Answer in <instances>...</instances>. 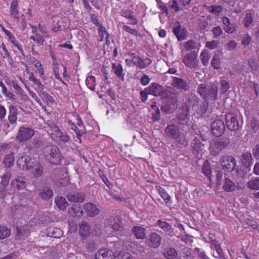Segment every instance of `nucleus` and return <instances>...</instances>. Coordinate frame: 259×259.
<instances>
[{
    "mask_svg": "<svg viewBox=\"0 0 259 259\" xmlns=\"http://www.w3.org/2000/svg\"><path fill=\"white\" fill-rule=\"evenodd\" d=\"M248 65L253 71L259 69V60H257L255 57H251L248 59Z\"/></svg>",
    "mask_w": 259,
    "mask_h": 259,
    "instance_id": "44",
    "label": "nucleus"
},
{
    "mask_svg": "<svg viewBox=\"0 0 259 259\" xmlns=\"http://www.w3.org/2000/svg\"><path fill=\"white\" fill-rule=\"evenodd\" d=\"M128 56L132 57L133 64L136 65L140 68H145L148 66L152 63V61L150 59L145 58L142 59L140 56L136 55L134 53H128Z\"/></svg>",
    "mask_w": 259,
    "mask_h": 259,
    "instance_id": "9",
    "label": "nucleus"
},
{
    "mask_svg": "<svg viewBox=\"0 0 259 259\" xmlns=\"http://www.w3.org/2000/svg\"><path fill=\"white\" fill-rule=\"evenodd\" d=\"M179 139L177 142V145L181 148L186 147L188 145V141L186 136L184 135H182L181 134V136L178 139Z\"/></svg>",
    "mask_w": 259,
    "mask_h": 259,
    "instance_id": "51",
    "label": "nucleus"
},
{
    "mask_svg": "<svg viewBox=\"0 0 259 259\" xmlns=\"http://www.w3.org/2000/svg\"><path fill=\"white\" fill-rule=\"evenodd\" d=\"M152 109L155 110V112L152 114V120L153 121H157L160 119V113L158 107L156 106V103H154L151 105Z\"/></svg>",
    "mask_w": 259,
    "mask_h": 259,
    "instance_id": "42",
    "label": "nucleus"
},
{
    "mask_svg": "<svg viewBox=\"0 0 259 259\" xmlns=\"http://www.w3.org/2000/svg\"><path fill=\"white\" fill-rule=\"evenodd\" d=\"M69 214L74 218H80L83 214V211L81 207L73 206L68 209Z\"/></svg>",
    "mask_w": 259,
    "mask_h": 259,
    "instance_id": "32",
    "label": "nucleus"
},
{
    "mask_svg": "<svg viewBox=\"0 0 259 259\" xmlns=\"http://www.w3.org/2000/svg\"><path fill=\"white\" fill-rule=\"evenodd\" d=\"M52 69L53 71V73L54 74V76L56 79L59 80V81L62 82L64 84H65V83L63 81V80L62 79L61 77L60 76V73H59V65L55 66L52 67Z\"/></svg>",
    "mask_w": 259,
    "mask_h": 259,
    "instance_id": "57",
    "label": "nucleus"
},
{
    "mask_svg": "<svg viewBox=\"0 0 259 259\" xmlns=\"http://www.w3.org/2000/svg\"><path fill=\"white\" fill-rule=\"evenodd\" d=\"M35 134V131L29 126H20L16 136V139L19 143H25L30 140Z\"/></svg>",
    "mask_w": 259,
    "mask_h": 259,
    "instance_id": "4",
    "label": "nucleus"
},
{
    "mask_svg": "<svg viewBox=\"0 0 259 259\" xmlns=\"http://www.w3.org/2000/svg\"><path fill=\"white\" fill-rule=\"evenodd\" d=\"M32 29V35L30 36V39H32L37 45L42 46L45 41V37L44 34L41 35L38 33L37 28L35 26H31Z\"/></svg>",
    "mask_w": 259,
    "mask_h": 259,
    "instance_id": "19",
    "label": "nucleus"
},
{
    "mask_svg": "<svg viewBox=\"0 0 259 259\" xmlns=\"http://www.w3.org/2000/svg\"><path fill=\"white\" fill-rule=\"evenodd\" d=\"M26 88L28 91L29 95L30 96H31L32 98L34 99V100L37 103H38L40 105H41L42 103H41L40 100L39 99V98L37 96L36 94L35 93H34L33 91L30 90L29 88L26 87Z\"/></svg>",
    "mask_w": 259,
    "mask_h": 259,
    "instance_id": "63",
    "label": "nucleus"
},
{
    "mask_svg": "<svg viewBox=\"0 0 259 259\" xmlns=\"http://www.w3.org/2000/svg\"><path fill=\"white\" fill-rule=\"evenodd\" d=\"M39 196L44 200H49L53 195V190L49 187H44L39 193Z\"/></svg>",
    "mask_w": 259,
    "mask_h": 259,
    "instance_id": "33",
    "label": "nucleus"
},
{
    "mask_svg": "<svg viewBox=\"0 0 259 259\" xmlns=\"http://www.w3.org/2000/svg\"><path fill=\"white\" fill-rule=\"evenodd\" d=\"M99 34L101 37L100 41H103L105 36L109 34V33L107 31L106 28L102 25L99 27Z\"/></svg>",
    "mask_w": 259,
    "mask_h": 259,
    "instance_id": "59",
    "label": "nucleus"
},
{
    "mask_svg": "<svg viewBox=\"0 0 259 259\" xmlns=\"http://www.w3.org/2000/svg\"><path fill=\"white\" fill-rule=\"evenodd\" d=\"M221 165L225 171H232L236 165V161L232 156H224L222 158Z\"/></svg>",
    "mask_w": 259,
    "mask_h": 259,
    "instance_id": "8",
    "label": "nucleus"
},
{
    "mask_svg": "<svg viewBox=\"0 0 259 259\" xmlns=\"http://www.w3.org/2000/svg\"><path fill=\"white\" fill-rule=\"evenodd\" d=\"M132 233L136 238L143 239L146 237L145 229L140 226H134L132 229Z\"/></svg>",
    "mask_w": 259,
    "mask_h": 259,
    "instance_id": "30",
    "label": "nucleus"
},
{
    "mask_svg": "<svg viewBox=\"0 0 259 259\" xmlns=\"http://www.w3.org/2000/svg\"><path fill=\"white\" fill-rule=\"evenodd\" d=\"M198 93L205 100L214 101L218 97V88L205 83L200 84L197 89Z\"/></svg>",
    "mask_w": 259,
    "mask_h": 259,
    "instance_id": "2",
    "label": "nucleus"
},
{
    "mask_svg": "<svg viewBox=\"0 0 259 259\" xmlns=\"http://www.w3.org/2000/svg\"><path fill=\"white\" fill-rule=\"evenodd\" d=\"M166 259H176L178 256V251L174 247H166L163 253Z\"/></svg>",
    "mask_w": 259,
    "mask_h": 259,
    "instance_id": "28",
    "label": "nucleus"
},
{
    "mask_svg": "<svg viewBox=\"0 0 259 259\" xmlns=\"http://www.w3.org/2000/svg\"><path fill=\"white\" fill-rule=\"evenodd\" d=\"M18 0H13L10 4V16L17 20L20 21L23 25L26 23L25 16L23 14L20 13L19 8Z\"/></svg>",
    "mask_w": 259,
    "mask_h": 259,
    "instance_id": "5",
    "label": "nucleus"
},
{
    "mask_svg": "<svg viewBox=\"0 0 259 259\" xmlns=\"http://www.w3.org/2000/svg\"><path fill=\"white\" fill-rule=\"evenodd\" d=\"M223 190L227 192H233L235 191L236 186L229 178H225L222 186Z\"/></svg>",
    "mask_w": 259,
    "mask_h": 259,
    "instance_id": "25",
    "label": "nucleus"
},
{
    "mask_svg": "<svg viewBox=\"0 0 259 259\" xmlns=\"http://www.w3.org/2000/svg\"><path fill=\"white\" fill-rule=\"evenodd\" d=\"M183 46L184 50L187 52L196 49L197 43L194 40H189L185 42Z\"/></svg>",
    "mask_w": 259,
    "mask_h": 259,
    "instance_id": "41",
    "label": "nucleus"
},
{
    "mask_svg": "<svg viewBox=\"0 0 259 259\" xmlns=\"http://www.w3.org/2000/svg\"><path fill=\"white\" fill-rule=\"evenodd\" d=\"M114 258V259H132V256L130 253L123 251L115 253Z\"/></svg>",
    "mask_w": 259,
    "mask_h": 259,
    "instance_id": "43",
    "label": "nucleus"
},
{
    "mask_svg": "<svg viewBox=\"0 0 259 259\" xmlns=\"http://www.w3.org/2000/svg\"><path fill=\"white\" fill-rule=\"evenodd\" d=\"M212 32L214 35V38H216L221 36L223 33L222 29L219 26L212 28Z\"/></svg>",
    "mask_w": 259,
    "mask_h": 259,
    "instance_id": "58",
    "label": "nucleus"
},
{
    "mask_svg": "<svg viewBox=\"0 0 259 259\" xmlns=\"http://www.w3.org/2000/svg\"><path fill=\"white\" fill-rule=\"evenodd\" d=\"M51 237L55 238H59L61 237L63 235L62 230L58 228H50L48 233Z\"/></svg>",
    "mask_w": 259,
    "mask_h": 259,
    "instance_id": "36",
    "label": "nucleus"
},
{
    "mask_svg": "<svg viewBox=\"0 0 259 259\" xmlns=\"http://www.w3.org/2000/svg\"><path fill=\"white\" fill-rule=\"evenodd\" d=\"M171 84L178 89H181L185 91L189 90L190 87L186 80L177 77H172Z\"/></svg>",
    "mask_w": 259,
    "mask_h": 259,
    "instance_id": "21",
    "label": "nucleus"
},
{
    "mask_svg": "<svg viewBox=\"0 0 259 259\" xmlns=\"http://www.w3.org/2000/svg\"><path fill=\"white\" fill-rule=\"evenodd\" d=\"M155 189L166 204L172 203L171 197L164 188L160 186H156Z\"/></svg>",
    "mask_w": 259,
    "mask_h": 259,
    "instance_id": "26",
    "label": "nucleus"
},
{
    "mask_svg": "<svg viewBox=\"0 0 259 259\" xmlns=\"http://www.w3.org/2000/svg\"><path fill=\"white\" fill-rule=\"evenodd\" d=\"M115 253L108 248L100 249L95 254V259H112Z\"/></svg>",
    "mask_w": 259,
    "mask_h": 259,
    "instance_id": "20",
    "label": "nucleus"
},
{
    "mask_svg": "<svg viewBox=\"0 0 259 259\" xmlns=\"http://www.w3.org/2000/svg\"><path fill=\"white\" fill-rule=\"evenodd\" d=\"M221 90L222 93H226L230 88L229 82L225 80H221Z\"/></svg>",
    "mask_w": 259,
    "mask_h": 259,
    "instance_id": "60",
    "label": "nucleus"
},
{
    "mask_svg": "<svg viewBox=\"0 0 259 259\" xmlns=\"http://www.w3.org/2000/svg\"><path fill=\"white\" fill-rule=\"evenodd\" d=\"M247 187L251 190H259V178L252 179L248 181Z\"/></svg>",
    "mask_w": 259,
    "mask_h": 259,
    "instance_id": "39",
    "label": "nucleus"
},
{
    "mask_svg": "<svg viewBox=\"0 0 259 259\" xmlns=\"http://www.w3.org/2000/svg\"><path fill=\"white\" fill-rule=\"evenodd\" d=\"M54 134L57 138L63 142H69L70 140V138L67 133L65 132H62L57 126Z\"/></svg>",
    "mask_w": 259,
    "mask_h": 259,
    "instance_id": "29",
    "label": "nucleus"
},
{
    "mask_svg": "<svg viewBox=\"0 0 259 259\" xmlns=\"http://www.w3.org/2000/svg\"><path fill=\"white\" fill-rule=\"evenodd\" d=\"M2 49L0 50V55L3 59H8L10 57V53L8 51L6 46L4 42H2Z\"/></svg>",
    "mask_w": 259,
    "mask_h": 259,
    "instance_id": "50",
    "label": "nucleus"
},
{
    "mask_svg": "<svg viewBox=\"0 0 259 259\" xmlns=\"http://www.w3.org/2000/svg\"><path fill=\"white\" fill-rule=\"evenodd\" d=\"M29 80L34 84V89L38 93L40 94L44 90V85L40 80L36 78L32 72H28Z\"/></svg>",
    "mask_w": 259,
    "mask_h": 259,
    "instance_id": "23",
    "label": "nucleus"
},
{
    "mask_svg": "<svg viewBox=\"0 0 259 259\" xmlns=\"http://www.w3.org/2000/svg\"><path fill=\"white\" fill-rule=\"evenodd\" d=\"M55 203L58 208L60 210H64L68 206V202L65 198L62 196H58L55 198Z\"/></svg>",
    "mask_w": 259,
    "mask_h": 259,
    "instance_id": "35",
    "label": "nucleus"
},
{
    "mask_svg": "<svg viewBox=\"0 0 259 259\" xmlns=\"http://www.w3.org/2000/svg\"><path fill=\"white\" fill-rule=\"evenodd\" d=\"M157 224L158 226L165 232L168 231L171 228V226L169 223L166 222H163L161 220H158L157 222Z\"/></svg>",
    "mask_w": 259,
    "mask_h": 259,
    "instance_id": "53",
    "label": "nucleus"
},
{
    "mask_svg": "<svg viewBox=\"0 0 259 259\" xmlns=\"http://www.w3.org/2000/svg\"><path fill=\"white\" fill-rule=\"evenodd\" d=\"M127 250L134 254H138L145 251V248L137 241L128 242L126 244Z\"/></svg>",
    "mask_w": 259,
    "mask_h": 259,
    "instance_id": "15",
    "label": "nucleus"
},
{
    "mask_svg": "<svg viewBox=\"0 0 259 259\" xmlns=\"http://www.w3.org/2000/svg\"><path fill=\"white\" fill-rule=\"evenodd\" d=\"M202 173L206 177H210L212 171L210 165L207 162H205L202 168Z\"/></svg>",
    "mask_w": 259,
    "mask_h": 259,
    "instance_id": "52",
    "label": "nucleus"
},
{
    "mask_svg": "<svg viewBox=\"0 0 259 259\" xmlns=\"http://www.w3.org/2000/svg\"><path fill=\"white\" fill-rule=\"evenodd\" d=\"M98 174L107 187H108L109 188H111L113 187V185L110 183V182L108 180V179L104 175L103 171L100 169L98 171Z\"/></svg>",
    "mask_w": 259,
    "mask_h": 259,
    "instance_id": "55",
    "label": "nucleus"
},
{
    "mask_svg": "<svg viewBox=\"0 0 259 259\" xmlns=\"http://www.w3.org/2000/svg\"><path fill=\"white\" fill-rule=\"evenodd\" d=\"M91 21L98 27L102 25L98 19V17L94 14H90Z\"/></svg>",
    "mask_w": 259,
    "mask_h": 259,
    "instance_id": "61",
    "label": "nucleus"
},
{
    "mask_svg": "<svg viewBox=\"0 0 259 259\" xmlns=\"http://www.w3.org/2000/svg\"><path fill=\"white\" fill-rule=\"evenodd\" d=\"M225 119L228 128L232 131L239 130V124L236 115L233 113H228L226 114Z\"/></svg>",
    "mask_w": 259,
    "mask_h": 259,
    "instance_id": "10",
    "label": "nucleus"
},
{
    "mask_svg": "<svg viewBox=\"0 0 259 259\" xmlns=\"http://www.w3.org/2000/svg\"><path fill=\"white\" fill-rule=\"evenodd\" d=\"M236 25L235 23H230L228 25H226L224 27L225 31L229 34L234 33L236 30Z\"/></svg>",
    "mask_w": 259,
    "mask_h": 259,
    "instance_id": "56",
    "label": "nucleus"
},
{
    "mask_svg": "<svg viewBox=\"0 0 259 259\" xmlns=\"http://www.w3.org/2000/svg\"><path fill=\"white\" fill-rule=\"evenodd\" d=\"M32 64L37 69L40 77L43 79H46V76L44 72V67L40 62L35 59H33Z\"/></svg>",
    "mask_w": 259,
    "mask_h": 259,
    "instance_id": "34",
    "label": "nucleus"
},
{
    "mask_svg": "<svg viewBox=\"0 0 259 259\" xmlns=\"http://www.w3.org/2000/svg\"><path fill=\"white\" fill-rule=\"evenodd\" d=\"M18 115V109L14 105H10L9 106L8 121L9 122L13 125L16 124L17 120V116Z\"/></svg>",
    "mask_w": 259,
    "mask_h": 259,
    "instance_id": "22",
    "label": "nucleus"
},
{
    "mask_svg": "<svg viewBox=\"0 0 259 259\" xmlns=\"http://www.w3.org/2000/svg\"><path fill=\"white\" fill-rule=\"evenodd\" d=\"M43 154L46 160L53 165L60 163L61 155L59 148L56 146L47 145L43 149Z\"/></svg>",
    "mask_w": 259,
    "mask_h": 259,
    "instance_id": "1",
    "label": "nucleus"
},
{
    "mask_svg": "<svg viewBox=\"0 0 259 259\" xmlns=\"http://www.w3.org/2000/svg\"><path fill=\"white\" fill-rule=\"evenodd\" d=\"M197 58L198 52L194 50L184 55L182 59V62L186 67L190 68H195L199 63V60Z\"/></svg>",
    "mask_w": 259,
    "mask_h": 259,
    "instance_id": "6",
    "label": "nucleus"
},
{
    "mask_svg": "<svg viewBox=\"0 0 259 259\" xmlns=\"http://www.w3.org/2000/svg\"><path fill=\"white\" fill-rule=\"evenodd\" d=\"M11 234V230L5 226H0V239H5Z\"/></svg>",
    "mask_w": 259,
    "mask_h": 259,
    "instance_id": "46",
    "label": "nucleus"
},
{
    "mask_svg": "<svg viewBox=\"0 0 259 259\" xmlns=\"http://www.w3.org/2000/svg\"><path fill=\"white\" fill-rule=\"evenodd\" d=\"M202 64L204 66H207L210 58V54L206 51H203L200 55Z\"/></svg>",
    "mask_w": 259,
    "mask_h": 259,
    "instance_id": "37",
    "label": "nucleus"
},
{
    "mask_svg": "<svg viewBox=\"0 0 259 259\" xmlns=\"http://www.w3.org/2000/svg\"><path fill=\"white\" fill-rule=\"evenodd\" d=\"M146 90L148 91L149 94L155 97L162 96L164 92L163 87L154 82L146 88Z\"/></svg>",
    "mask_w": 259,
    "mask_h": 259,
    "instance_id": "17",
    "label": "nucleus"
},
{
    "mask_svg": "<svg viewBox=\"0 0 259 259\" xmlns=\"http://www.w3.org/2000/svg\"><path fill=\"white\" fill-rule=\"evenodd\" d=\"M123 29L125 30L127 33L135 36H140V34L139 32L135 28H132L131 26L124 25L123 26Z\"/></svg>",
    "mask_w": 259,
    "mask_h": 259,
    "instance_id": "49",
    "label": "nucleus"
},
{
    "mask_svg": "<svg viewBox=\"0 0 259 259\" xmlns=\"http://www.w3.org/2000/svg\"><path fill=\"white\" fill-rule=\"evenodd\" d=\"M203 146L199 140L195 139L194 142L192 144L193 151L198 154L202 150Z\"/></svg>",
    "mask_w": 259,
    "mask_h": 259,
    "instance_id": "47",
    "label": "nucleus"
},
{
    "mask_svg": "<svg viewBox=\"0 0 259 259\" xmlns=\"http://www.w3.org/2000/svg\"><path fill=\"white\" fill-rule=\"evenodd\" d=\"M164 132L167 137L174 140H177L181 134L180 127L173 124L168 125L165 128Z\"/></svg>",
    "mask_w": 259,
    "mask_h": 259,
    "instance_id": "11",
    "label": "nucleus"
},
{
    "mask_svg": "<svg viewBox=\"0 0 259 259\" xmlns=\"http://www.w3.org/2000/svg\"><path fill=\"white\" fill-rule=\"evenodd\" d=\"M222 11V7L221 6L213 5L210 7L209 12L213 14H219Z\"/></svg>",
    "mask_w": 259,
    "mask_h": 259,
    "instance_id": "64",
    "label": "nucleus"
},
{
    "mask_svg": "<svg viewBox=\"0 0 259 259\" xmlns=\"http://www.w3.org/2000/svg\"><path fill=\"white\" fill-rule=\"evenodd\" d=\"M219 45V42L217 40H213L211 41H207L206 43V47L211 49L213 50L216 49Z\"/></svg>",
    "mask_w": 259,
    "mask_h": 259,
    "instance_id": "62",
    "label": "nucleus"
},
{
    "mask_svg": "<svg viewBox=\"0 0 259 259\" xmlns=\"http://www.w3.org/2000/svg\"><path fill=\"white\" fill-rule=\"evenodd\" d=\"M211 132L216 137L221 136L225 131V125L223 120H215L211 124Z\"/></svg>",
    "mask_w": 259,
    "mask_h": 259,
    "instance_id": "12",
    "label": "nucleus"
},
{
    "mask_svg": "<svg viewBox=\"0 0 259 259\" xmlns=\"http://www.w3.org/2000/svg\"><path fill=\"white\" fill-rule=\"evenodd\" d=\"M31 169L33 176L35 178H38L42 175L44 169L42 166L38 163Z\"/></svg>",
    "mask_w": 259,
    "mask_h": 259,
    "instance_id": "38",
    "label": "nucleus"
},
{
    "mask_svg": "<svg viewBox=\"0 0 259 259\" xmlns=\"http://www.w3.org/2000/svg\"><path fill=\"white\" fill-rule=\"evenodd\" d=\"M11 184L14 188H16L18 190L23 189L26 186V179L18 177L12 181Z\"/></svg>",
    "mask_w": 259,
    "mask_h": 259,
    "instance_id": "31",
    "label": "nucleus"
},
{
    "mask_svg": "<svg viewBox=\"0 0 259 259\" xmlns=\"http://www.w3.org/2000/svg\"><path fill=\"white\" fill-rule=\"evenodd\" d=\"M66 197L70 202L82 203L85 199V194L81 192L74 191L67 194Z\"/></svg>",
    "mask_w": 259,
    "mask_h": 259,
    "instance_id": "16",
    "label": "nucleus"
},
{
    "mask_svg": "<svg viewBox=\"0 0 259 259\" xmlns=\"http://www.w3.org/2000/svg\"><path fill=\"white\" fill-rule=\"evenodd\" d=\"M14 161L15 158L14 153H11V154L6 155L4 160V163L6 166L11 167L13 165Z\"/></svg>",
    "mask_w": 259,
    "mask_h": 259,
    "instance_id": "40",
    "label": "nucleus"
},
{
    "mask_svg": "<svg viewBox=\"0 0 259 259\" xmlns=\"http://www.w3.org/2000/svg\"><path fill=\"white\" fill-rule=\"evenodd\" d=\"M211 65L212 67L215 69H218L221 68V61L219 55L215 54L213 55L211 61Z\"/></svg>",
    "mask_w": 259,
    "mask_h": 259,
    "instance_id": "45",
    "label": "nucleus"
},
{
    "mask_svg": "<svg viewBox=\"0 0 259 259\" xmlns=\"http://www.w3.org/2000/svg\"><path fill=\"white\" fill-rule=\"evenodd\" d=\"M112 70L116 76L121 81L124 80L125 73L122 65L120 63H112Z\"/></svg>",
    "mask_w": 259,
    "mask_h": 259,
    "instance_id": "24",
    "label": "nucleus"
},
{
    "mask_svg": "<svg viewBox=\"0 0 259 259\" xmlns=\"http://www.w3.org/2000/svg\"><path fill=\"white\" fill-rule=\"evenodd\" d=\"M85 247L88 252H92L96 250L98 247L97 245L93 240L87 241L85 243Z\"/></svg>",
    "mask_w": 259,
    "mask_h": 259,
    "instance_id": "48",
    "label": "nucleus"
},
{
    "mask_svg": "<svg viewBox=\"0 0 259 259\" xmlns=\"http://www.w3.org/2000/svg\"><path fill=\"white\" fill-rule=\"evenodd\" d=\"M78 232L80 236H81L83 239H87V238L89 237L91 234H97V233L94 234L92 232L90 226L88 223L84 221H81V223L79 224Z\"/></svg>",
    "mask_w": 259,
    "mask_h": 259,
    "instance_id": "14",
    "label": "nucleus"
},
{
    "mask_svg": "<svg viewBox=\"0 0 259 259\" xmlns=\"http://www.w3.org/2000/svg\"><path fill=\"white\" fill-rule=\"evenodd\" d=\"M230 144V139L225 136L213 140L210 143L209 153L211 155L217 156L227 149Z\"/></svg>",
    "mask_w": 259,
    "mask_h": 259,
    "instance_id": "3",
    "label": "nucleus"
},
{
    "mask_svg": "<svg viewBox=\"0 0 259 259\" xmlns=\"http://www.w3.org/2000/svg\"><path fill=\"white\" fill-rule=\"evenodd\" d=\"M162 241L161 237L156 233H151L149 235V238L146 241V244L152 248H157L159 247Z\"/></svg>",
    "mask_w": 259,
    "mask_h": 259,
    "instance_id": "13",
    "label": "nucleus"
},
{
    "mask_svg": "<svg viewBox=\"0 0 259 259\" xmlns=\"http://www.w3.org/2000/svg\"><path fill=\"white\" fill-rule=\"evenodd\" d=\"M38 162L34 158H31L29 156H22L17 161V165L19 168L23 169L30 170Z\"/></svg>",
    "mask_w": 259,
    "mask_h": 259,
    "instance_id": "7",
    "label": "nucleus"
},
{
    "mask_svg": "<svg viewBox=\"0 0 259 259\" xmlns=\"http://www.w3.org/2000/svg\"><path fill=\"white\" fill-rule=\"evenodd\" d=\"M9 41L13 45L14 47L16 48L19 50L20 53L22 54L23 53L22 46L21 44L16 39L15 36L11 38Z\"/></svg>",
    "mask_w": 259,
    "mask_h": 259,
    "instance_id": "54",
    "label": "nucleus"
},
{
    "mask_svg": "<svg viewBox=\"0 0 259 259\" xmlns=\"http://www.w3.org/2000/svg\"><path fill=\"white\" fill-rule=\"evenodd\" d=\"M83 208L88 217H94L100 213V209L92 203H87L83 206Z\"/></svg>",
    "mask_w": 259,
    "mask_h": 259,
    "instance_id": "18",
    "label": "nucleus"
},
{
    "mask_svg": "<svg viewBox=\"0 0 259 259\" xmlns=\"http://www.w3.org/2000/svg\"><path fill=\"white\" fill-rule=\"evenodd\" d=\"M254 13L250 10H247L245 11V17L242 21V24L246 28H248L251 26L253 21Z\"/></svg>",
    "mask_w": 259,
    "mask_h": 259,
    "instance_id": "27",
    "label": "nucleus"
}]
</instances>
